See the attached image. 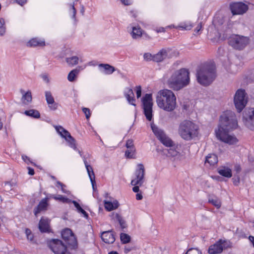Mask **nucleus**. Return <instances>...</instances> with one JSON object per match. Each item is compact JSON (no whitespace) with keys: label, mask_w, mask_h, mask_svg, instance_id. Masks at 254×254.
Masks as SVG:
<instances>
[{"label":"nucleus","mask_w":254,"mask_h":254,"mask_svg":"<svg viewBox=\"0 0 254 254\" xmlns=\"http://www.w3.org/2000/svg\"><path fill=\"white\" fill-rule=\"evenodd\" d=\"M237 120L234 112L226 111L220 117V124L218 130H216L217 137L229 144H235L238 139L234 136L229 134V132L236 128Z\"/></svg>","instance_id":"nucleus-1"},{"label":"nucleus","mask_w":254,"mask_h":254,"mask_svg":"<svg viewBox=\"0 0 254 254\" xmlns=\"http://www.w3.org/2000/svg\"><path fill=\"white\" fill-rule=\"evenodd\" d=\"M190 82L188 69L181 68L174 71L167 79L166 85L175 91H179L188 86Z\"/></svg>","instance_id":"nucleus-2"},{"label":"nucleus","mask_w":254,"mask_h":254,"mask_svg":"<svg viewBox=\"0 0 254 254\" xmlns=\"http://www.w3.org/2000/svg\"><path fill=\"white\" fill-rule=\"evenodd\" d=\"M196 77L200 84L204 86L209 85L216 77L214 65L210 63L201 64L196 70Z\"/></svg>","instance_id":"nucleus-3"},{"label":"nucleus","mask_w":254,"mask_h":254,"mask_svg":"<svg viewBox=\"0 0 254 254\" xmlns=\"http://www.w3.org/2000/svg\"><path fill=\"white\" fill-rule=\"evenodd\" d=\"M158 106L167 112L173 111L176 107V97L172 91L163 89L158 92L156 95Z\"/></svg>","instance_id":"nucleus-4"},{"label":"nucleus","mask_w":254,"mask_h":254,"mask_svg":"<svg viewBox=\"0 0 254 254\" xmlns=\"http://www.w3.org/2000/svg\"><path fill=\"white\" fill-rule=\"evenodd\" d=\"M198 126L193 122L186 120L182 122L179 126V133L185 140H190L198 134Z\"/></svg>","instance_id":"nucleus-5"},{"label":"nucleus","mask_w":254,"mask_h":254,"mask_svg":"<svg viewBox=\"0 0 254 254\" xmlns=\"http://www.w3.org/2000/svg\"><path fill=\"white\" fill-rule=\"evenodd\" d=\"M249 38L238 34H232L228 38L229 45L233 49L241 51L244 49L249 43Z\"/></svg>","instance_id":"nucleus-6"},{"label":"nucleus","mask_w":254,"mask_h":254,"mask_svg":"<svg viewBox=\"0 0 254 254\" xmlns=\"http://www.w3.org/2000/svg\"><path fill=\"white\" fill-rule=\"evenodd\" d=\"M48 246L55 254H71L67 252L66 246L59 239H52L48 241Z\"/></svg>","instance_id":"nucleus-7"},{"label":"nucleus","mask_w":254,"mask_h":254,"mask_svg":"<svg viewBox=\"0 0 254 254\" xmlns=\"http://www.w3.org/2000/svg\"><path fill=\"white\" fill-rule=\"evenodd\" d=\"M144 114L146 119L151 121L152 118L153 99L151 94H146L142 98Z\"/></svg>","instance_id":"nucleus-8"},{"label":"nucleus","mask_w":254,"mask_h":254,"mask_svg":"<svg viewBox=\"0 0 254 254\" xmlns=\"http://www.w3.org/2000/svg\"><path fill=\"white\" fill-rule=\"evenodd\" d=\"M247 101L245 90H238L234 96V102L238 112L240 113L243 110L247 103Z\"/></svg>","instance_id":"nucleus-9"},{"label":"nucleus","mask_w":254,"mask_h":254,"mask_svg":"<svg viewBox=\"0 0 254 254\" xmlns=\"http://www.w3.org/2000/svg\"><path fill=\"white\" fill-rule=\"evenodd\" d=\"M231 246L230 241L220 239L209 247L208 253L209 254H220L223 250L230 248Z\"/></svg>","instance_id":"nucleus-10"},{"label":"nucleus","mask_w":254,"mask_h":254,"mask_svg":"<svg viewBox=\"0 0 254 254\" xmlns=\"http://www.w3.org/2000/svg\"><path fill=\"white\" fill-rule=\"evenodd\" d=\"M151 127L154 134L164 145L167 147L173 145V141L166 135L163 130L159 129L154 124H151Z\"/></svg>","instance_id":"nucleus-11"},{"label":"nucleus","mask_w":254,"mask_h":254,"mask_svg":"<svg viewBox=\"0 0 254 254\" xmlns=\"http://www.w3.org/2000/svg\"><path fill=\"white\" fill-rule=\"evenodd\" d=\"M134 175L135 178L131 181V185L142 186L144 182L145 176V168L142 164L137 165V168L135 170Z\"/></svg>","instance_id":"nucleus-12"},{"label":"nucleus","mask_w":254,"mask_h":254,"mask_svg":"<svg viewBox=\"0 0 254 254\" xmlns=\"http://www.w3.org/2000/svg\"><path fill=\"white\" fill-rule=\"evenodd\" d=\"M243 122L248 128L254 130V109H250L245 111Z\"/></svg>","instance_id":"nucleus-13"},{"label":"nucleus","mask_w":254,"mask_h":254,"mask_svg":"<svg viewBox=\"0 0 254 254\" xmlns=\"http://www.w3.org/2000/svg\"><path fill=\"white\" fill-rule=\"evenodd\" d=\"M230 8L233 15L243 14L248 10V6L242 2H232Z\"/></svg>","instance_id":"nucleus-14"},{"label":"nucleus","mask_w":254,"mask_h":254,"mask_svg":"<svg viewBox=\"0 0 254 254\" xmlns=\"http://www.w3.org/2000/svg\"><path fill=\"white\" fill-rule=\"evenodd\" d=\"M207 37L211 42L216 43L225 40L227 35L226 33H207Z\"/></svg>","instance_id":"nucleus-15"},{"label":"nucleus","mask_w":254,"mask_h":254,"mask_svg":"<svg viewBox=\"0 0 254 254\" xmlns=\"http://www.w3.org/2000/svg\"><path fill=\"white\" fill-rule=\"evenodd\" d=\"M170 50L169 49H163L158 53L153 56V61L155 62H161L167 58H170L169 55Z\"/></svg>","instance_id":"nucleus-16"},{"label":"nucleus","mask_w":254,"mask_h":254,"mask_svg":"<svg viewBox=\"0 0 254 254\" xmlns=\"http://www.w3.org/2000/svg\"><path fill=\"white\" fill-rule=\"evenodd\" d=\"M46 100L49 107L52 110H56L58 108V104L55 102L54 97L50 91L45 92Z\"/></svg>","instance_id":"nucleus-17"},{"label":"nucleus","mask_w":254,"mask_h":254,"mask_svg":"<svg viewBox=\"0 0 254 254\" xmlns=\"http://www.w3.org/2000/svg\"><path fill=\"white\" fill-rule=\"evenodd\" d=\"M38 228L41 233H49L50 229L49 219L42 217L39 223Z\"/></svg>","instance_id":"nucleus-18"},{"label":"nucleus","mask_w":254,"mask_h":254,"mask_svg":"<svg viewBox=\"0 0 254 254\" xmlns=\"http://www.w3.org/2000/svg\"><path fill=\"white\" fill-rule=\"evenodd\" d=\"M112 230L103 232L102 233L101 238L107 244H112L115 241V236Z\"/></svg>","instance_id":"nucleus-19"},{"label":"nucleus","mask_w":254,"mask_h":254,"mask_svg":"<svg viewBox=\"0 0 254 254\" xmlns=\"http://www.w3.org/2000/svg\"><path fill=\"white\" fill-rule=\"evenodd\" d=\"M26 46L28 47H43L45 46V42L43 40L39 39L37 38H34L30 40L26 43Z\"/></svg>","instance_id":"nucleus-20"},{"label":"nucleus","mask_w":254,"mask_h":254,"mask_svg":"<svg viewBox=\"0 0 254 254\" xmlns=\"http://www.w3.org/2000/svg\"><path fill=\"white\" fill-rule=\"evenodd\" d=\"M47 198L43 199L39 203V204L35 208L34 213L35 216H37L41 211L46 209L48 206Z\"/></svg>","instance_id":"nucleus-21"},{"label":"nucleus","mask_w":254,"mask_h":254,"mask_svg":"<svg viewBox=\"0 0 254 254\" xmlns=\"http://www.w3.org/2000/svg\"><path fill=\"white\" fill-rule=\"evenodd\" d=\"M218 173L225 177L230 178L232 177V171L231 170L226 167L222 166L218 169Z\"/></svg>","instance_id":"nucleus-22"},{"label":"nucleus","mask_w":254,"mask_h":254,"mask_svg":"<svg viewBox=\"0 0 254 254\" xmlns=\"http://www.w3.org/2000/svg\"><path fill=\"white\" fill-rule=\"evenodd\" d=\"M105 208L108 211H112L118 207L119 203L117 200H115L113 202L110 201L104 200Z\"/></svg>","instance_id":"nucleus-23"},{"label":"nucleus","mask_w":254,"mask_h":254,"mask_svg":"<svg viewBox=\"0 0 254 254\" xmlns=\"http://www.w3.org/2000/svg\"><path fill=\"white\" fill-rule=\"evenodd\" d=\"M64 241L70 249H76L77 248V242L74 235L70 236L68 239Z\"/></svg>","instance_id":"nucleus-24"},{"label":"nucleus","mask_w":254,"mask_h":254,"mask_svg":"<svg viewBox=\"0 0 254 254\" xmlns=\"http://www.w3.org/2000/svg\"><path fill=\"white\" fill-rule=\"evenodd\" d=\"M132 39L135 40H138L142 38L144 39L148 40L151 38V37L147 33H130Z\"/></svg>","instance_id":"nucleus-25"},{"label":"nucleus","mask_w":254,"mask_h":254,"mask_svg":"<svg viewBox=\"0 0 254 254\" xmlns=\"http://www.w3.org/2000/svg\"><path fill=\"white\" fill-rule=\"evenodd\" d=\"M218 162V158L214 154H209L206 157L205 163H208L210 165L213 166Z\"/></svg>","instance_id":"nucleus-26"},{"label":"nucleus","mask_w":254,"mask_h":254,"mask_svg":"<svg viewBox=\"0 0 254 254\" xmlns=\"http://www.w3.org/2000/svg\"><path fill=\"white\" fill-rule=\"evenodd\" d=\"M32 97L31 92L30 90L27 91L24 93L21 98L22 102L23 104L27 105L32 102Z\"/></svg>","instance_id":"nucleus-27"},{"label":"nucleus","mask_w":254,"mask_h":254,"mask_svg":"<svg viewBox=\"0 0 254 254\" xmlns=\"http://www.w3.org/2000/svg\"><path fill=\"white\" fill-rule=\"evenodd\" d=\"M112 216L114 219H116L119 222L120 225L122 229L127 228V225L126 221L124 220L123 217L118 213H113Z\"/></svg>","instance_id":"nucleus-28"},{"label":"nucleus","mask_w":254,"mask_h":254,"mask_svg":"<svg viewBox=\"0 0 254 254\" xmlns=\"http://www.w3.org/2000/svg\"><path fill=\"white\" fill-rule=\"evenodd\" d=\"M99 66L103 67L107 74H112L116 70L114 66L109 64H101L99 65Z\"/></svg>","instance_id":"nucleus-29"},{"label":"nucleus","mask_w":254,"mask_h":254,"mask_svg":"<svg viewBox=\"0 0 254 254\" xmlns=\"http://www.w3.org/2000/svg\"><path fill=\"white\" fill-rule=\"evenodd\" d=\"M125 96L127 98L128 102L131 105L133 106H135V104L134 102L135 101V99L134 97V93L131 89H129L127 93L125 94Z\"/></svg>","instance_id":"nucleus-30"},{"label":"nucleus","mask_w":254,"mask_h":254,"mask_svg":"<svg viewBox=\"0 0 254 254\" xmlns=\"http://www.w3.org/2000/svg\"><path fill=\"white\" fill-rule=\"evenodd\" d=\"M54 127L57 131L63 138H64L69 133L67 130L61 126H54Z\"/></svg>","instance_id":"nucleus-31"},{"label":"nucleus","mask_w":254,"mask_h":254,"mask_svg":"<svg viewBox=\"0 0 254 254\" xmlns=\"http://www.w3.org/2000/svg\"><path fill=\"white\" fill-rule=\"evenodd\" d=\"M64 138L68 141L69 143V145L71 147L73 148L74 150H77V147L76 146V141L75 139L71 136L70 133L67 134Z\"/></svg>","instance_id":"nucleus-32"},{"label":"nucleus","mask_w":254,"mask_h":254,"mask_svg":"<svg viewBox=\"0 0 254 254\" xmlns=\"http://www.w3.org/2000/svg\"><path fill=\"white\" fill-rule=\"evenodd\" d=\"M24 114L28 116L34 118H39L40 117V113L35 110L31 109L28 111H25Z\"/></svg>","instance_id":"nucleus-33"},{"label":"nucleus","mask_w":254,"mask_h":254,"mask_svg":"<svg viewBox=\"0 0 254 254\" xmlns=\"http://www.w3.org/2000/svg\"><path fill=\"white\" fill-rule=\"evenodd\" d=\"M74 234L72 231L69 228L64 229L62 232V238L64 241L67 240L69 238V237H70V236H72Z\"/></svg>","instance_id":"nucleus-34"},{"label":"nucleus","mask_w":254,"mask_h":254,"mask_svg":"<svg viewBox=\"0 0 254 254\" xmlns=\"http://www.w3.org/2000/svg\"><path fill=\"white\" fill-rule=\"evenodd\" d=\"M79 72V70L77 69H74L71 70L68 75L67 79L70 81L72 82L75 80V77L76 75L78 74Z\"/></svg>","instance_id":"nucleus-35"},{"label":"nucleus","mask_w":254,"mask_h":254,"mask_svg":"<svg viewBox=\"0 0 254 254\" xmlns=\"http://www.w3.org/2000/svg\"><path fill=\"white\" fill-rule=\"evenodd\" d=\"M192 25L191 24H188L186 23H181L178 26L176 27L177 29H179L180 30H187L189 31L191 30Z\"/></svg>","instance_id":"nucleus-36"},{"label":"nucleus","mask_w":254,"mask_h":254,"mask_svg":"<svg viewBox=\"0 0 254 254\" xmlns=\"http://www.w3.org/2000/svg\"><path fill=\"white\" fill-rule=\"evenodd\" d=\"M78 58L76 56H73L70 58H66V63L70 65H75L78 64Z\"/></svg>","instance_id":"nucleus-37"},{"label":"nucleus","mask_w":254,"mask_h":254,"mask_svg":"<svg viewBox=\"0 0 254 254\" xmlns=\"http://www.w3.org/2000/svg\"><path fill=\"white\" fill-rule=\"evenodd\" d=\"M84 163L86 167L89 178H90V177H94L95 175L92 167L90 165L88 164L87 162L85 159H84Z\"/></svg>","instance_id":"nucleus-38"},{"label":"nucleus","mask_w":254,"mask_h":254,"mask_svg":"<svg viewBox=\"0 0 254 254\" xmlns=\"http://www.w3.org/2000/svg\"><path fill=\"white\" fill-rule=\"evenodd\" d=\"M121 241L123 244H127L130 241V237L126 233H121L120 235Z\"/></svg>","instance_id":"nucleus-39"},{"label":"nucleus","mask_w":254,"mask_h":254,"mask_svg":"<svg viewBox=\"0 0 254 254\" xmlns=\"http://www.w3.org/2000/svg\"><path fill=\"white\" fill-rule=\"evenodd\" d=\"M25 233L26 235L27 240L30 241V242H31L32 243H35L34 240V235L32 233L31 231L29 229L26 228L25 229Z\"/></svg>","instance_id":"nucleus-40"},{"label":"nucleus","mask_w":254,"mask_h":254,"mask_svg":"<svg viewBox=\"0 0 254 254\" xmlns=\"http://www.w3.org/2000/svg\"><path fill=\"white\" fill-rule=\"evenodd\" d=\"M208 202L209 203H211L213 205H214L215 207H216L217 208H219L221 206V202L219 199L216 198V199H209Z\"/></svg>","instance_id":"nucleus-41"},{"label":"nucleus","mask_w":254,"mask_h":254,"mask_svg":"<svg viewBox=\"0 0 254 254\" xmlns=\"http://www.w3.org/2000/svg\"><path fill=\"white\" fill-rule=\"evenodd\" d=\"M134 148H127L125 152V155L127 158H131L134 154Z\"/></svg>","instance_id":"nucleus-42"},{"label":"nucleus","mask_w":254,"mask_h":254,"mask_svg":"<svg viewBox=\"0 0 254 254\" xmlns=\"http://www.w3.org/2000/svg\"><path fill=\"white\" fill-rule=\"evenodd\" d=\"M186 254H202L200 251L198 249H190Z\"/></svg>","instance_id":"nucleus-43"},{"label":"nucleus","mask_w":254,"mask_h":254,"mask_svg":"<svg viewBox=\"0 0 254 254\" xmlns=\"http://www.w3.org/2000/svg\"><path fill=\"white\" fill-rule=\"evenodd\" d=\"M50 197L51 198H54L56 200H59L62 201L63 202H64V201L65 200H67V199H66V197H64L62 195H58V196H56L54 195H51L50 196Z\"/></svg>","instance_id":"nucleus-44"},{"label":"nucleus","mask_w":254,"mask_h":254,"mask_svg":"<svg viewBox=\"0 0 254 254\" xmlns=\"http://www.w3.org/2000/svg\"><path fill=\"white\" fill-rule=\"evenodd\" d=\"M70 6H71L72 18L75 21L76 10L74 7V2H73L72 4H71Z\"/></svg>","instance_id":"nucleus-45"},{"label":"nucleus","mask_w":254,"mask_h":254,"mask_svg":"<svg viewBox=\"0 0 254 254\" xmlns=\"http://www.w3.org/2000/svg\"><path fill=\"white\" fill-rule=\"evenodd\" d=\"M233 184L235 186H238L240 183V178L239 175H234L232 179Z\"/></svg>","instance_id":"nucleus-46"},{"label":"nucleus","mask_w":254,"mask_h":254,"mask_svg":"<svg viewBox=\"0 0 254 254\" xmlns=\"http://www.w3.org/2000/svg\"><path fill=\"white\" fill-rule=\"evenodd\" d=\"M153 56L149 53H146L143 55V58L146 61H153Z\"/></svg>","instance_id":"nucleus-47"},{"label":"nucleus","mask_w":254,"mask_h":254,"mask_svg":"<svg viewBox=\"0 0 254 254\" xmlns=\"http://www.w3.org/2000/svg\"><path fill=\"white\" fill-rule=\"evenodd\" d=\"M56 183H57V185H56L57 187H58L59 186L61 187L62 190V191L64 193H68L69 192V191H67V190H66L64 189V188L65 187V185H64V184L62 183L60 181H57Z\"/></svg>","instance_id":"nucleus-48"},{"label":"nucleus","mask_w":254,"mask_h":254,"mask_svg":"<svg viewBox=\"0 0 254 254\" xmlns=\"http://www.w3.org/2000/svg\"><path fill=\"white\" fill-rule=\"evenodd\" d=\"M5 24L4 19L3 18H0V32H5V27L4 26Z\"/></svg>","instance_id":"nucleus-49"},{"label":"nucleus","mask_w":254,"mask_h":254,"mask_svg":"<svg viewBox=\"0 0 254 254\" xmlns=\"http://www.w3.org/2000/svg\"><path fill=\"white\" fill-rule=\"evenodd\" d=\"M82 111L85 114L86 119H88L91 115L89 109L87 108H83Z\"/></svg>","instance_id":"nucleus-50"},{"label":"nucleus","mask_w":254,"mask_h":254,"mask_svg":"<svg viewBox=\"0 0 254 254\" xmlns=\"http://www.w3.org/2000/svg\"><path fill=\"white\" fill-rule=\"evenodd\" d=\"M126 146L127 148H134L133 140L132 139H128L127 141Z\"/></svg>","instance_id":"nucleus-51"},{"label":"nucleus","mask_w":254,"mask_h":254,"mask_svg":"<svg viewBox=\"0 0 254 254\" xmlns=\"http://www.w3.org/2000/svg\"><path fill=\"white\" fill-rule=\"evenodd\" d=\"M72 203L74 204V206L76 208L77 211L80 212L82 209V207L80 206V204L75 200L72 201Z\"/></svg>","instance_id":"nucleus-52"},{"label":"nucleus","mask_w":254,"mask_h":254,"mask_svg":"<svg viewBox=\"0 0 254 254\" xmlns=\"http://www.w3.org/2000/svg\"><path fill=\"white\" fill-rule=\"evenodd\" d=\"M136 97L139 98L141 96V87L139 85L136 87Z\"/></svg>","instance_id":"nucleus-53"},{"label":"nucleus","mask_w":254,"mask_h":254,"mask_svg":"<svg viewBox=\"0 0 254 254\" xmlns=\"http://www.w3.org/2000/svg\"><path fill=\"white\" fill-rule=\"evenodd\" d=\"M172 25L168 26L165 28L160 27L158 29L156 30V32H165L166 30H170L172 29Z\"/></svg>","instance_id":"nucleus-54"},{"label":"nucleus","mask_w":254,"mask_h":254,"mask_svg":"<svg viewBox=\"0 0 254 254\" xmlns=\"http://www.w3.org/2000/svg\"><path fill=\"white\" fill-rule=\"evenodd\" d=\"M234 171L236 172L237 175L241 171V167L239 165H236L234 168Z\"/></svg>","instance_id":"nucleus-55"},{"label":"nucleus","mask_w":254,"mask_h":254,"mask_svg":"<svg viewBox=\"0 0 254 254\" xmlns=\"http://www.w3.org/2000/svg\"><path fill=\"white\" fill-rule=\"evenodd\" d=\"M217 53L220 56H223L225 54V51L222 48H218Z\"/></svg>","instance_id":"nucleus-56"},{"label":"nucleus","mask_w":254,"mask_h":254,"mask_svg":"<svg viewBox=\"0 0 254 254\" xmlns=\"http://www.w3.org/2000/svg\"><path fill=\"white\" fill-rule=\"evenodd\" d=\"M90 181L92 184L93 189V190H95V186L96 185L95 176H94L93 177H90Z\"/></svg>","instance_id":"nucleus-57"},{"label":"nucleus","mask_w":254,"mask_h":254,"mask_svg":"<svg viewBox=\"0 0 254 254\" xmlns=\"http://www.w3.org/2000/svg\"><path fill=\"white\" fill-rule=\"evenodd\" d=\"M122 2L126 5H128L131 4L130 0H120Z\"/></svg>","instance_id":"nucleus-58"},{"label":"nucleus","mask_w":254,"mask_h":254,"mask_svg":"<svg viewBox=\"0 0 254 254\" xmlns=\"http://www.w3.org/2000/svg\"><path fill=\"white\" fill-rule=\"evenodd\" d=\"M202 26L201 23H199L196 27L195 28V32H199L201 29Z\"/></svg>","instance_id":"nucleus-59"},{"label":"nucleus","mask_w":254,"mask_h":254,"mask_svg":"<svg viewBox=\"0 0 254 254\" xmlns=\"http://www.w3.org/2000/svg\"><path fill=\"white\" fill-rule=\"evenodd\" d=\"M15 1L21 5H23L26 2V0H15Z\"/></svg>","instance_id":"nucleus-60"},{"label":"nucleus","mask_w":254,"mask_h":254,"mask_svg":"<svg viewBox=\"0 0 254 254\" xmlns=\"http://www.w3.org/2000/svg\"><path fill=\"white\" fill-rule=\"evenodd\" d=\"M28 174L30 175H33L34 174V170L33 169L30 167H28Z\"/></svg>","instance_id":"nucleus-61"},{"label":"nucleus","mask_w":254,"mask_h":254,"mask_svg":"<svg viewBox=\"0 0 254 254\" xmlns=\"http://www.w3.org/2000/svg\"><path fill=\"white\" fill-rule=\"evenodd\" d=\"M79 213H82L84 217H85L86 218H88V213L83 209L81 210V211Z\"/></svg>","instance_id":"nucleus-62"},{"label":"nucleus","mask_w":254,"mask_h":254,"mask_svg":"<svg viewBox=\"0 0 254 254\" xmlns=\"http://www.w3.org/2000/svg\"><path fill=\"white\" fill-rule=\"evenodd\" d=\"M132 190L135 192H138L139 191V186L137 185L134 186V187L132 188Z\"/></svg>","instance_id":"nucleus-63"},{"label":"nucleus","mask_w":254,"mask_h":254,"mask_svg":"<svg viewBox=\"0 0 254 254\" xmlns=\"http://www.w3.org/2000/svg\"><path fill=\"white\" fill-rule=\"evenodd\" d=\"M249 240L253 244V247H254V237L252 236H250L249 237Z\"/></svg>","instance_id":"nucleus-64"}]
</instances>
